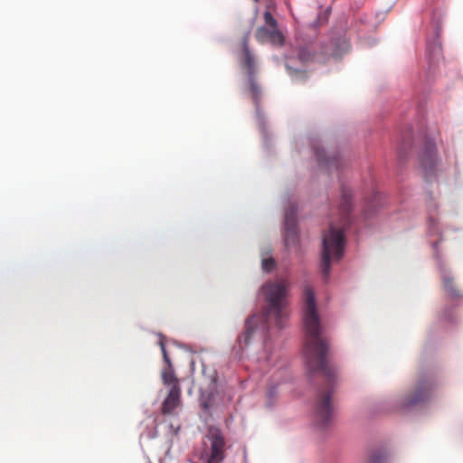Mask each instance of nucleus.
Segmentation results:
<instances>
[{
	"mask_svg": "<svg viewBox=\"0 0 463 463\" xmlns=\"http://www.w3.org/2000/svg\"><path fill=\"white\" fill-rule=\"evenodd\" d=\"M160 347L163 354L164 361L165 363V366L163 368L161 373V377L164 384L175 386V384H179V380L176 377L173 364L171 360L166 353L165 345L163 342H160Z\"/></svg>",
	"mask_w": 463,
	"mask_h": 463,
	"instance_id": "obj_11",
	"label": "nucleus"
},
{
	"mask_svg": "<svg viewBox=\"0 0 463 463\" xmlns=\"http://www.w3.org/2000/svg\"><path fill=\"white\" fill-rule=\"evenodd\" d=\"M242 57L240 59L241 68L246 71L248 77H255L257 72L256 59L249 48L248 37H244L242 40Z\"/></svg>",
	"mask_w": 463,
	"mask_h": 463,
	"instance_id": "obj_10",
	"label": "nucleus"
},
{
	"mask_svg": "<svg viewBox=\"0 0 463 463\" xmlns=\"http://www.w3.org/2000/svg\"><path fill=\"white\" fill-rule=\"evenodd\" d=\"M181 392L180 384H175L170 388V391L162 404V414H174L175 410L181 405Z\"/></svg>",
	"mask_w": 463,
	"mask_h": 463,
	"instance_id": "obj_9",
	"label": "nucleus"
},
{
	"mask_svg": "<svg viewBox=\"0 0 463 463\" xmlns=\"http://www.w3.org/2000/svg\"><path fill=\"white\" fill-rule=\"evenodd\" d=\"M275 266V260L272 258H267L262 260V269L266 272H269Z\"/></svg>",
	"mask_w": 463,
	"mask_h": 463,
	"instance_id": "obj_18",
	"label": "nucleus"
},
{
	"mask_svg": "<svg viewBox=\"0 0 463 463\" xmlns=\"http://www.w3.org/2000/svg\"><path fill=\"white\" fill-rule=\"evenodd\" d=\"M205 439L210 442L206 463H222L225 458V439L219 428L210 427Z\"/></svg>",
	"mask_w": 463,
	"mask_h": 463,
	"instance_id": "obj_4",
	"label": "nucleus"
},
{
	"mask_svg": "<svg viewBox=\"0 0 463 463\" xmlns=\"http://www.w3.org/2000/svg\"><path fill=\"white\" fill-rule=\"evenodd\" d=\"M387 456L383 451L373 450L367 457L366 463H386Z\"/></svg>",
	"mask_w": 463,
	"mask_h": 463,
	"instance_id": "obj_16",
	"label": "nucleus"
},
{
	"mask_svg": "<svg viewBox=\"0 0 463 463\" xmlns=\"http://www.w3.org/2000/svg\"><path fill=\"white\" fill-rule=\"evenodd\" d=\"M442 282L444 289L449 298H457L462 296L460 290L454 285L453 279L450 276L444 274L442 276Z\"/></svg>",
	"mask_w": 463,
	"mask_h": 463,
	"instance_id": "obj_14",
	"label": "nucleus"
},
{
	"mask_svg": "<svg viewBox=\"0 0 463 463\" xmlns=\"http://www.w3.org/2000/svg\"><path fill=\"white\" fill-rule=\"evenodd\" d=\"M305 305L303 322L306 332L304 359L310 373H321L326 380V387L319 391L314 408L315 421L321 428L326 427L332 418L334 407L331 395L335 368L327 361L330 345L322 334L320 319L316 306L315 293L309 286L304 289Z\"/></svg>",
	"mask_w": 463,
	"mask_h": 463,
	"instance_id": "obj_1",
	"label": "nucleus"
},
{
	"mask_svg": "<svg viewBox=\"0 0 463 463\" xmlns=\"http://www.w3.org/2000/svg\"><path fill=\"white\" fill-rule=\"evenodd\" d=\"M201 405H202V407H203L204 410H207V409H209V407H210L209 403H208L207 402H203V401H202Z\"/></svg>",
	"mask_w": 463,
	"mask_h": 463,
	"instance_id": "obj_19",
	"label": "nucleus"
},
{
	"mask_svg": "<svg viewBox=\"0 0 463 463\" xmlns=\"http://www.w3.org/2000/svg\"><path fill=\"white\" fill-rule=\"evenodd\" d=\"M249 85H250V93L251 96V99H253L254 103L257 105L259 102V99H260L261 90L257 83L255 77H248Z\"/></svg>",
	"mask_w": 463,
	"mask_h": 463,
	"instance_id": "obj_15",
	"label": "nucleus"
},
{
	"mask_svg": "<svg viewBox=\"0 0 463 463\" xmlns=\"http://www.w3.org/2000/svg\"><path fill=\"white\" fill-rule=\"evenodd\" d=\"M351 190L343 186L341 189L340 211L343 214L341 227L336 228L331 224L329 231L323 236V250L320 263V269L325 278H328L330 273L331 260H339L345 250V235L344 229L349 223L348 213L351 211Z\"/></svg>",
	"mask_w": 463,
	"mask_h": 463,
	"instance_id": "obj_3",
	"label": "nucleus"
},
{
	"mask_svg": "<svg viewBox=\"0 0 463 463\" xmlns=\"http://www.w3.org/2000/svg\"><path fill=\"white\" fill-rule=\"evenodd\" d=\"M432 383L430 382L420 383L414 391V393L408 401L409 404H416L427 401L432 392Z\"/></svg>",
	"mask_w": 463,
	"mask_h": 463,
	"instance_id": "obj_12",
	"label": "nucleus"
},
{
	"mask_svg": "<svg viewBox=\"0 0 463 463\" xmlns=\"http://www.w3.org/2000/svg\"><path fill=\"white\" fill-rule=\"evenodd\" d=\"M289 283L287 279L267 282L262 286L267 307L262 315H253L245 321L244 331L238 336L239 347L243 350L257 335H263L269 329V325L274 323L282 327L284 307Z\"/></svg>",
	"mask_w": 463,
	"mask_h": 463,
	"instance_id": "obj_2",
	"label": "nucleus"
},
{
	"mask_svg": "<svg viewBox=\"0 0 463 463\" xmlns=\"http://www.w3.org/2000/svg\"><path fill=\"white\" fill-rule=\"evenodd\" d=\"M317 51V47L314 45L301 48L298 51V59L300 61L306 62H325L330 56L327 47L322 46Z\"/></svg>",
	"mask_w": 463,
	"mask_h": 463,
	"instance_id": "obj_7",
	"label": "nucleus"
},
{
	"mask_svg": "<svg viewBox=\"0 0 463 463\" xmlns=\"http://www.w3.org/2000/svg\"><path fill=\"white\" fill-rule=\"evenodd\" d=\"M255 38L260 43L269 41L273 45L284 44V36L279 29H268L265 26L259 27L255 32Z\"/></svg>",
	"mask_w": 463,
	"mask_h": 463,
	"instance_id": "obj_8",
	"label": "nucleus"
},
{
	"mask_svg": "<svg viewBox=\"0 0 463 463\" xmlns=\"http://www.w3.org/2000/svg\"><path fill=\"white\" fill-rule=\"evenodd\" d=\"M264 21H265V24L271 29H279L278 28V23L276 21V19L273 17V15L271 14L270 12L269 11H266L264 13Z\"/></svg>",
	"mask_w": 463,
	"mask_h": 463,
	"instance_id": "obj_17",
	"label": "nucleus"
},
{
	"mask_svg": "<svg viewBox=\"0 0 463 463\" xmlns=\"http://www.w3.org/2000/svg\"><path fill=\"white\" fill-rule=\"evenodd\" d=\"M255 1L257 2L258 0H255Z\"/></svg>",
	"mask_w": 463,
	"mask_h": 463,
	"instance_id": "obj_20",
	"label": "nucleus"
},
{
	"mask_svg": "<svg viewBox=\"0 0 463 463\" xmlns=\"http://www.w3.org/2000/svg\"><path fill=\"white\" fill-rule=\"evenodd\" d=\"M420 168L425 179L429 181L435 175L438 165L436 146L433 141H427L419 156Z\"/></svg>",
	"mask_w": 463,
	"mask_h": 463,
	"instance_id": "obj_5",
	"label": "nucleus"
},
{
	"mask_svg": "<svg viewBox=\"0 0 463 463\" xmlns=\"http://www.w3.org/2000/svg\"><path fill=\"white\" fill-rule=\"evenodd\" d=\"M285 246L288 250L298 249L299 238L295 209L288 208L285 213Z\"/></svg>",
	"mask_w": 463,
	"mask_h": 463,
	"instance_id": "obj_6",
	"label": "nucleus"
},
{
	"mask_svg": "<svg viewBox=\"0 0 463 463\" xmlns=\"http://www.w3.org/2000/svg\"><path fill=\"white\" fill-rule=\"evenodd\" d=\"M315 154L320 166L326 167L329 171L333 168H339L341 163L338 157H327L326 156L325 151L319 148H315Z\"/></svg>",
	"mask_w": 463,
	"mask_h": 463,
	"instance_id": "obj_13",
	"label": "nucleus"
}]
</instances>
